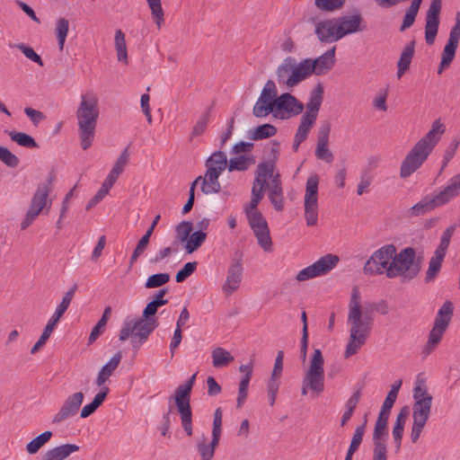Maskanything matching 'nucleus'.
Wrapping results in <instances>:
<instances>
[{
    "instance_id": "nucleus-57",
    "label": "nucleus",
    "mask_w": 460,
    "mask_h": 460,
    "mask_svg": "<svg viewBox=\"0 0 460 460\" xmlns=\"http://www.w3.org/2000/svg\"><path fill=\"white\" fill-rule=\"evenodd\" d=\"M345 0H314L315 6L325 12H333L343 6Z\"/></svg>"
},
{
    "instance_id": "nucleus-20",
    "label": "nucleus",
    "mask_w": 460,
    "mask_h": 460,
    "mask_svg": "<svg viewBox=\"0 0 460 460\" xmlns=\"http://www.w3.org/2000/svg\"><path fill=\"white\" fill-rule=\"evenodd\" d=\"M442 7V0H431L425 17V40L428 45L435 42L438 26L439 14Z\"/></svg>"
},
{
    "instance_id": "nucleus-7",
    "label": "nucleus",
    "mask_w": 460,
    "mask_h": 460,
    "mask_svg": "<svg viewBox=\"0 0 460 460\" xmlns=\"http://www.w3.org/2000/svg\"><path fill=\"white\" fill-rule=\"evenodd\" d=\"M196 376L197 374H193L184 384L177 386L173 395L169 398V401H174L180 414L182 429L189 437H191L193 434L190 395L195 384Z\"/></svg>"
},
{
    "instance_id": "nucleus-12",
    "label": "nucleus",
    "mask_w": 460,
    "mask_h": 460,
    "mask_svg": "<svg viewBox=\"0 0 460 460\" xmlns=\"http://www.w3.org/2000/svg\"><path fill=\"white\" fill-rule=\"evenodd\" d=\"M76 289H77V285L75 284L72 288H70L66 292L65 296L62 298L61 303L57 307L55 313L50 317L49 321L48 322L47 325L45 326L40 339L34 344V346L31 348V354H35L39 350V349L46 343V341L49 338L50 334L52 333L56 324L58 323L59 319L63 316V314L67 310Z\"/></svg>"
},
{
    "instance_id": "nucleus-53",
    "label": "nucleus",
    "mask_w": 460,
    "mask_h": 460,
    "mask_svg": "<svg viewBox=\"0 0 460 460\" xmlns=\"http://www.w3.org/2000/svg\"><path fill=\"white\" fill-rule=\"evenodd\" d=\"M170 274L169 273H156L149 276L145 283L146 288H160L170 280Z\"/></svg>"
},
{
    "instance_id": "nucleus-61",
    "label": "nucleus",
    "mask_w": 460,
    "mask_h": 460,
    "mask_svg": "<svg viewBox=\"0 0 460 460\" xmlns=\"http://www.w3.org/2000/svg\"><path fill=\"white\" fill-rule=\"evenodd\" d=\"M251 228L266 223V219L258 209L244 208Z\"/></svg>"
},
{
    "instance_id": "nucleus-34",
    "label": "nucleus",
    "mask_w": 460,
    "mask_h": 460,
    "mask_svg": "<svg viewBox=\"0 0 460 460\" xmlns=\"http://www.w3.org/2000/svg\"><path fill=\"white\" fill-rule=\"evenodd\" d=\"M206 167L214 168L217 172L222 173L228 169V160L225 152L221 150L215 151L206 161Z\"/></svg>"
},
{
    "instance_id": "nucleus-19",
    "label": "nucleus",
    "mask_w": 460,
    "mask_h": 460,
    "mask_svg": "<svg viewBox=\"0 0 460 460\" xmlns=\"http://www.w3.org/2000/svg\"><path fill=\"white\" fill-rule=\"evenodd\" d=\"M84 394L76 392L69 395L61 405L58 411L53 416L52 424L58 425L75 416L83 403Z\"/></svg>"
},
{
    "instance_id": "nucleus-50",
    "label": "nucleus",
    "mask_w": 460,
    "mask_h": 460,
    "mask_svg": "<svg viewBox=\"0 0 460 460\" xmlns=\"http://www.w3.org/2000/svg\"><path fill=\"white\" fill-rule=\"evenodd\" d=\"M212 106L208 107L207 111L200 116L199 120L196 122L190 134V140L198 136L202 135L207 129L208 123L209 120Z\"/></svg>"
},
{
    "instance_id": "nucleus-40",
    "label": "nucleus",
    "mask_w": 460,
    "mask_h": 460,
    "mask_svg": "<svg viewBox=\"0 0 460 460\" xmlns=\"http://www.w3.org/2000/svg\"><path fill=\"white\" fill-rule=\"evenodd\" d=\"M319 176L312 173L306 180L304 202H318Z\"/></svg>"
},
{
    "instance_id": "nucleus-18",
    "label": "nucleus",
    "mask_w": 460,
    "mask_h": 460,
    "mask_svg": "<svg viewBox=\"0 0 460 460\" xmlns=\"http://www.w3.org/2000/svg\"><path fill=\"white\" fill-rule=\"evenodd\" d=\"M305 105L289 93L280 94L275 101V112L281 119L299 115Z\"/></svg>"
},
{
    "instance_id": "nucleus-59",
    "label": "nucleus",
    "mask_w": 460,
    "mask_h": 460,
    "mask_svg": "<svg viewBox=\"0 0 460 460\" xmlns=\"http://www.w3.org/2000/svg\"><path fill=\"white\" fill-rule=\"evenodd\" d=\"M367 421V417H365L364 422L356 428L355 432L352 436L350 445L349 447V448L355 449L357 451L358 450L363 440L364 433L366 431Z\"/></svg>"
},
{
    "instance_id": "nucleus-27",
    "label": "nucleus",
    "mask_w": 460,
    "mask_h": 460,
    "mask_svg": "<svg viewBox=\"0 0 460 460\" xmlns=\"http://www.w3.org/2000/svg\"><path fill=\"white\" fill-rule=\"evenodd\" d=\"M122 358L121 352L115 353L112 358L107 362L98 373L95 380L97 386H102L119 367Z\"/></svg>"
},
{
    "instance_id": "nucleus-11",
    "label": "nucleus",
    "mask_w": 460,
    "mask_h": 460,
    "mask_svg": "<svg viewBox=\"0 0 460 460\" xmlns=\"http://www.w3.org/2000/svg\"><path fill=\"white\" fill-rule=\"evenodd\" d=\"M395 252L396 247L394 244L384 245L374 252L363 267L364 273L374 276L386 274Z\"/></svg>"
},
{
    "instance_id": "nucleus-21",
    "label": "nucleus",
    "mask_w": 460,
    "mask_h": 460,
    "mask_svg": "<svg viewBox=\"0 0 460 460\" xmlns=\"http://www.w3.org/2000/svg\"><path fill=\"white\" fill-rule=\"evenodd\" d=\"M331 132V123L324 121L321 124L317 132V144L315 148V156L327 164H331L334 155L329 149V136Z\"/></svg>"
},
{
    "instance_id": "nucleus-22",
    "label": "nucleus",
    "mask_w": 460,
    "mask_h": 460,
    "mask_svg": "<svg viewBox=\"0 0 460 460\" xmlns=\"http://www.w3.org/2000/svg\"><path fill=\"white\" fill-rule=\"evenodd\" d=\"M432 395L428 393L426 385H418L413 388L412 413L430 416Z\"/></svg>"
},
{
    "instance_id": "nucleus-36",
    "label": "nucleus",
    "mask_w": 460,
    "mask_h": 460,
    "mask_svg": "<svg viewBox=\"0 0 460 460\" xmlns=\"http://www.w3.org/2000/svg\"><path fill=\"white\" fill-rule=\"evenodd\" d=\"M255 158L253 155H240L232 157L228 161V171L234 172H244L250 168L251 165L254 164Z\"/></svg>"
},
{
    "instance_id": "nucleus-6",
    "label": "nucleus",
    "mask_w": 460,
    "mask_h": 460,
    "mask_svg": "<svg viewBox=\"0 0 460 460\" xmlns=\"http://www.w3.org/2000/svg\"><path fill=\"white\" fill-rule=\"evenodd\" d=\"M196 376L197 374H193L184 384L177 386L173 395L169 398V401H174L180 414L182 429L189 437H191L193 434L190 395L195 384Z\"/></svg>"
},
{
    "instance_id": "nucleus-24",
    "label": "nucleus",
    "mask_w": 460,
    "mask_h": 460,
    "mask_svg": "<svg viewBox=\"0 0 460 460\" xmlns=\"http://www.w3.org/2000/svg\"><path fill=\"white\" fill-rule=\"evenodd\" d=\"M460 40V23H455L449 32V38L446 46L444 47L441 59L443 65H450L456 57V49Z\"/></svg>"
},
{
    "instance_id": "nucleus-17",
    "label": "nucleus",
    "mask_w": 460,
    "mask_h": 460,
    "mask_svg": "<svg viewBox=\"0 0 460 460\" xmlns=\"http://www.w3.org/2000/svg\"><path fill=\"white\" fill-rule=\"evenodd\" d=\"M336 47L325 51L315 59L304 58L308 77L312 75H323L327 74L335 65Z\"/></svg>"
},
{
    "instance_id": "nucleus-8",
    "label": "nucleus",
    "mask_w": 460,
    "mask_h": 460,
    "mask_svg": "<svg viewBox=\"0 0 460 460\" xmlns=\"http://www.w3.org/2000/svg\"><path fill=\"white\" fill-rule=\"evenodd\" d=\"M158 321H149L141 317L136 321L126 319L119 331V339L121 341L131 337V344L135 349L144 344L149 335L158 327Z\"/></svg>"
},
{
    "instance_id": "nucleus-51",
    "label": "nucleus",
    "mask_w": 460,
    "mask_h": 460,
    "mask_svg": "<svg viewBox=\"0 0 460 460\" xmlns=\"http://www.w3.org/2000/svg\"><path fill=\"white\" fill-rule=\"evenodd\" d=\"M69 22L66 18H59L56 23V33L58 40L59 49L62 50L67 36Z\"/></svg>"
},
{
    "instance_id": "nucleus-64",
    "label": "nucleus",
    "mask_w": 460,
    "mask_h": 460,
    "mask_svg": "<svg viewBox=\"0 0 460 460\" xmlns=\"http://www.w3.org/2000/svg\"><path fill=\"white\" fill-rule=\"evenodd\" d=\"M193 229V224L190 221H182L176 226L175 231L177 237L181 241H187L191 231Z\"/></svg>"
},
{
    "instance_id": "nucleus-39",
    "label": "nucleus",
    "mask_w": 460,
    "mask_h": 460,
    "mask_svg": "<svg viewBox=\"0 0 460 460\" xmlns=\"http://www.w3.org/2000/svg\"><path fill=\"white\" fill-rule=\"evenodd\" d=\"M111 307L107 306L104 309L101 319L94 325V327L93 328V330L90 333V336L88 338V345L93 344L104 332L105 326L111 317Z\"/></svg>"
},
{
    "instance_id": "nucleus-44",
    "label": "nucleus",
    "mask_w": 460,
    "mask_h": 460,
    "mask_svg": "<svg viewBox=\"0 0 460 460\" xmlns=\"http://www.w3.org/2000/svg\"><path fill=\"white\" fill-rule=\"evenodd\" d=\"M8 136L10 137L11 140L17 143L19 146L27 147V148H38L39 145L35 141V139L23 132H18V131H5Z\"/></svg>"
},
{
    "instance_id": "nucleus-2",
    "label": "nucleus",
    "mask_w": 460,
    "mask_h": 460,
    "mask_svg": "<svg viewBox=\"0 0 460 460\" xmlns=\"http://www.w3.org/2000/svg\"><path fill=\"white\" fill-rule=\"evenodd\" d=\"M99 114V100L96 94L93 92L82 94L76 119L80 143L84 150L93 144Z\"/></svg>"
},
{
    "instance_id": "nucleus-13",
    "label": "nucleus",
    "mask_w": 460,
    "mask_h": 460,
    "mask_svg": "<svg viewBox=\"0 0 460 460\" xmlns=\"http://www.w3.org/2000/svg\"><path fill=\"white\" fill-rule=\"evenodd\" d=\"M48 197L49 187L47 185L38 186L31 198L30 208L21 223V230L27 229L43 211L48 205Z\"/></svg>"
},
{
    "instance_id": "nucleus-47",
    "label": "nucleus",
    "mask_w": 460,
    "mask_h": 460,
    "mask_svg": "<svg viewBox=\"0 0 460 460\" xmlns=\"http://www.w3.org/2000/svg\"><path fill=\"white\" fill-rule=\"evenodd\" d=\"M129 160L128 147L127 146L117 158L112 169L109 172V175L115 179H119L120 174L124 172Z\"/></svg>"
},
{
    "instance_id": "nucleus-52",
    "label": "nucleus",
    "mask_w": 460,
    "mask_h": 460,
    "mask_svg": "<svg viewBox=\"0 0 460 460\" xmlns=\"http://www.w3.org/2000/svg\"><path fill=\"white\" fill-rule=\"evenodd\" d=\"M304 206L306 225L308 226H315L318 220V202H304Z\"/></svg>"
},
{
    "instance_id": "nucleus-10",
    "label": "nucleus",
    "mask_w": 460,
    "mask_h": 460,
    "mask_svg": "<svg viewBox=\"0 0 460 460\" xmlns=\"http://www.w3.org/2000/svg\"><path fill=\"white\" fill-rule=\"evenodd\" d=\"M324 358L320 349H314L310 360L309 369L304 376V380L309 390L318 396L324 390Z\"/></svg>"
},
{
    "instance_id": "nucleus-42",
    "label": "nucleus",
    "mask_w": 460,
    "mask_h": 460,
    "mask_svg": "<svg viewBox=\"0 0 460 460\" xmlns=\"http://www.w3.org/2000/svg\"><path fill=\"white\" fill-rule=\"evenodd\" d=\"M53 433L50 430H46L37 436L36 438H32L27 445H26V451L30 455H35L39 452V450L47 444L50 438H52Z\"/></svg>"
},
{
    "instance_id": "nucleus-32",
    "label": "nucleus",
    "mask_w": 460,
    "mask_h": 460,
    "mask_svg": "<svg viewBox=\"0 0 460 460\" xmlns=\"http://www.w3.org/2000/svg\"><path fill=\"white\" fill-rule=\"evenodd\" d=\"M253 231L254 235L257 238L259 245L265 251V252H271L272 251V241L270 234V229L268 226V223H264L261 226H257L252 228Z\"/></svg>"
},
{
    "instance_id": "nucleus-37",
    "label": "nucleus",
    "mask_w": 460,
    "mask_h": 460,
    "mask_svg": "<svg viewBox=\"0 0 460 460\" xmlns=\"http://www.w3.org/2000/svg\"><path fill=\"white\" fill-rule=\"evenodd\" d=\"M454 313V305L451 301H446L439 308L434 321V325H439L447 330L452 319Z\"/></svg>"
},
{
    "instance_id": "nucleus-14",
    "label": "nucleus",
    "mask_w": 460,
    "mask_h": 460,
    "mask_svg": "<svg viewBox=\"0 0 460 460\" xmlns=\"http://www.w3.org/2000/svg\"><path fill=\"white\" fill-rule=\"evenodd\" d=\"M279 155V143L272 142L270 158L267 161L261 162L255 171L253 182L263 187L269 188L268 180L273 176L276 170V162Z\"/></svg>"
},
{
    "instance_id": "nucleus-49",
    "label": "nucleus",
    "mask_w": 460,
    "mask_h": 460,
    "mask_svg": "<svg viewBox=\"0 0 460 460\" xmlns=\"http://www.w3.org/2000/svg\"><path fill=\"white\" fill-rule=\"evenodd\" d=\"M207 234L201 231H196L190 234L185 245L187 253L190 254L198 250L205 242Z\"/></svg>"
},
{
    "instance_id": "nucleus-9",
    "label": "nucleus",
    "mask_w": 460,
    "mask_h": 460,
    "mask_svg": "<svg viewBox=\"0 0 460 460\" xmlns=\"http://www.w3.org/2000/svg\"><path fill=\"white\" fill-rule=\"evenodd\" d=\"M277 81L279 84L292 88L308 78L305 60L297 62L296 58H285L276 69Z\"/></svg>"
},
{
    "instance_id": "nucleus-48",
    "label": "nucleus",
    "mask_w": 460,
    "mask_h": 460,
    "mask_svg": "<svg viewBox=\"0 0 460 460\" xmlns=\"http://www.w3.org/2000/svg\"><path fill=\"white\" fill-rule=\"evenodd\" d=\"M275 111V101L262 100L259 98L252 109V114L256 118H263Z\"/></svg>"
},
{
    "instance_id": "nucleus-28",
    "label": "nucleus",
    "mask_w": 460,
    "mask_h": 460,
    "mask_svg": "<svg viewBox=\"0 0 460 460\" xmlns=\"http://www.w3.org/2000/svg\"><path fill=\"white\" fill-rule=\"evenodd\" d=\"M220 174L214 168L207 169L205 176L202 177L201 185V191L204 194L218 193L221 190V185L218 181Z\"/></svg>"
},
{
    "instance_id": "nucleus-15",
    "label": "nucleus",
    "mask_w": 460,
    "mask_h": 460,
    "mask_svg": "<svg viewBox=\"0 0 460 460\" xmlns=\"http://www.w3.org/2000/svg\"><path fill=\"white\" fill-rule=\"evenodd\" d=\"M243 252L236 251L227 270L226 281L222 289L226 295H231L239 288L243 279Z\"/></svg>"
},
{
    "instance_id": "nucleus-23",
    "label": "nucleus",
    "mask_w": 460,
    "mask_h": 460,
    "mask_svg": "<svg viewBox=\"0 0 460 460\" xmlns=\"http://www.w3.org/2000/svg\"><path fill=\"white\" fill-rule=\"evenodd\" d=\"M314 33L321 42L332 43L342 38L337 19L319 22L315 24Z\"/></svg>"
},
{
    "instance_id": "nucleus-38",
    "label": "nucleus",
    "mask_w": 460,
    "mask_h": 460,
    "mask_svg": "<svg viewBox=\"0 0 460 460\" xmlns=\"http://www.w3.org/2000/svg\"><path fill=\"white\" fill-rule=\"evenodd\" d=\"M276 134L277 128L274 125L265 123L249 130L248 137L252 141H258L269 138L275 136Z\"/></svg>"
},
{
    "instance_id": "nucleus-55",
    "label": "nucleus",
    "mask_w": 460,
    "mask_h": 460,
    "mask_svg": "<svg viewBox=\"0 0 460 460\" xmlns=\"http://www.w3.org/2000/svg\"><path fill=\"white\" fill-rule=\"evenodd\" d=\"M266 189V187L252 182V199L250 204L246 206L245 208L257 209L260 201L264 196Z\"/></svg>"
},
{
    "instance_id": "nucleus-41",
    "label": "nucleus",
    "mask_w": 460,
    "mask_h": 460,
    "mask_svg": "<svg viewBox=\"0 0 460 460\" xmlns=\"http://www.w3.org/2000/svg\"><path fill=\"white\" fill-rule=\"evenodd\" d=\"M211 358L213 367L217 368L226 367L234 359L229 351L221 347H217L212 350Z\"/></svg>"
},
{
    "instance_id": "nucleus-31",
    "label": "nucleus",
    "mask_w": 460,
    "mask_h": 460,
    "mask_svg": "<svg viewBox=\"0 0 460 460\" xmlns=\"http://www.w3.org/2000/svg\"><path fill=\"white\" fill-rule=\"evenodd\" d=\"M324 88L322 84H318L309 94L308 102L305 104L308 112L318 115L322 102L323 101Z\"/></svg>"
},
{
    "instance_id": "nucleus-29",
    "label": "nucleus",
    "mask_w": 460,
    "mask_h": 460,
    "mask_svg": "<svg viewBox=\"0 0 460 460\" xmlns=\"http://www.w3.org/2000/svg\"><path fill=\"white\" fill-rule=\"evenodd\" d=\"M338 20V27L342 38L350 33L357 32L358 31H362L365 28H360V24L363 22V19L360 14H354L349 17H341Z\"/></svg>"
},
{
    "instance_id": "nucleus-5",
    "label": "nucleus",
    "mask_w": 460,
    "mask_h": 460,
    "mask_svg": "<svg viewBox=\"0 0 460 460\" xmlns=\"http://www.w3.org/2000/svg\"><path fill=\"white\" fill-rule=\"evenodd\" d=\"M396 399L386 395L377 416L373 431L372 460H387L386 438L388 420Z\"/></svg>"
},
{
    "instance_id": "nucleus-33",
    "label": "nucleus",
    "mask_w": 460,
    "mask_h": 460,
    "mask_svg": "<svg viewBox=\"0 0 460 460\" xmlns=\"http://www.w3.org/2000/svg\"><path fill=\"white\" fill-rule=\"evenodd\" d=\"M340 259L334 254H326L313 263L314 270L318 276L324 275L332 270L339 262Z\"/></svg>"
},
{
    "instance_id": "nucleus-63",
    "label": "nucleus",
    "mask_w": 460,
    "mask_h": 460,
    "mask_svg": "<svg viewBox=\"0 0 460 460\" xmlns=\"http://www.w3.org/2000/svg\"><path fill=\"white\" fill-rule=\"evenodd\" d=\"M259 98H261V101L269 100L270 102L276 101L277 96V87L276 84L272 80H268L261 93Z\"/></svg>"
},
{
    "instance_id": "nucleus-25",
    "label": "nucleus",
    "mask_w": 460,
    "mask_h": 460,
    "mask_svg": "<svg viewBox=\"0 0 460 460\" xmlns=\"http://www.w3.org/2000/svg\"><path fill=\"white\" fill-rule=\"evenodd\" d=\"M444 125L439 119L435 120L432 123L431 128L429 132L420 138L416 145L420 146L422 149L431 153L437 143L439 141L441 135L444 133Z\"/></svg>"
},
{
    "instance_id": "nucleus-3",
    "label": "nucleus",
    "mask_w": 460,
    "mask_h": 460,
    "mask_svg": "<svg viewBox=\"0 0 460 460\" xmlns=\"http://www.w3.org/2000/svg\"><path fill=\"white\" fill-rule=\"evenodd\" d=\"M460 195V173L453 176L447 184L434 196H425L418 203L410 208L407 215L411 217L424 215L436 208L449 203Z\"/></svg>"
},
{
    "instance_id": "nucleus-45",
    "label": "nucleus",
    "mask_w": 460,
    "mask_h": 460,
    "mask_svg": "<svg viewBox=\"0 0 460 460\" xmlns=\"http://www.w3.org/2000/svg\"><path fill=\"white\" fill-rule=\"evenodd\" d=\"M444 259L445 258L443 257L433 254L429 260V268L424 278L425 283L432 282L437 279L438 273L440 272Z\"/></svg>"
},
{
    "instance_id": "nucleus-16",
    "label": "nucleus",
    "mask_w": 460,
    "mask_h": 460,
    "mask_svg": "<svg viewBox=\"0 0 460 460\" xmlns=\"http://www.w3.org/2000/svg\"><path fill=\"white\" fill-rule=\"evenodd\" d=\"M429 154L427 150L422 149L420 146L415 144L402 162L400 177L404 179L411 176L424 164Z\"/></svg>"
},
{
    "instance_id": "nucleus-58",
    "label": "nucleus",
    "mask_w": 460,
    "mask_h": 460,
    "mask_svg": "<svg viewBox=\"0 0 460 460\" xmlns=\"http://www.w3.org/2000/svg\"><path fill=\"white\" fill-rule=\"evenodd\" d=\"M0 161L11 168H15L20 164L19 158L8 148L2 146H0Z\"/></svg>"
},
{
    "instance_id": "nucleus-26",
    "label": "nucleus",
    "mask_w": 460,
    "mask_h": 460,
    "mask_svg": "<svg viewBox=\"0 0 460 460\" xmlns=\"http://www.w3.org/2000/svg\"><path fill=\"white\" fill-rule=\"evenodd\" d=\"M79 450L75 444H65L47 450L40 457V460H65L71 454Z\"/></svg>"
},
{
    "instance_id": "nucleus-4",
    "label": "nucleus",
    "mask_w": 460,
    "mask_h": 460,
    "mask_svg": "<svg viewBox=\"0 0 460 460\" xmlns=\"http://www.w3.org/2000/svg\"><path fill=\"white\" fill-rule=\"evenodd\" d=\"M423 257L416 256V251L413 247H406L398 253L395 252L389 269L386 271L388 279H394L397 276L402 277L405 280H411L416 278L422 266Z\"/></svg>"
},
{
    "instance_id": "nucleus-1",
    "label": "nucleus",
    "mask_w": 460,
    "mask_h": 460,
    "mask_svg": "<svg viewBox=\"0 0 460 460\" xmlns=\"http://www.w3.org/2000/svg\"><path fill=\"white\" fill-rule=\"evenodd\" d=\"M372 322L371 316L362 315L359 294L357 288H353L348 314V323L350 324V330L344 352L345 358L357 354L366 343L372 329Z\"/></svg>"
},
{
    "instance_id": "nucleus-46",
    "label": "nucleus",
    "mask_w": 460,
    "mask_h": 460,
    "mask_svg": "<svg viewBox=\"0 0 460 460\" xmlns=\"http://www.w3.org/2000/svg\"><path fill=\"white\" fill-rule=\"evenodd\" d=\"M115 49L117 51V58L119 62L128 64V50L125 40V34L121 30H117L114 37Z\"/></svg>"
},
{
    "instance_id": "nucleus-54",
    "label": "nucleus",
    "mask_w": 460,
    "mask_h": 460,
    "mask_svg": "<svg viewBox=\"0 0 460 460\" xmlns=\"http://www.w3.org/2000/svg\"><path fill=\"white\" fill-rule=\"evenodd\" d=\"M149 8L151 9V13L153 15V18L155 20V22L156 23L157 27L160 28L161 24L164 22V11L161 4V0H146Z\"/></svg>"
},
{
    "instance_id": "nucleus-43",
    "label": "nucleus",
    "mask_w": 460,
    "mask_h": 460,
    "mask_svg": "<svg viewBox=\"0 0 460 460\" xmlns=\"http://www.w3.org/2000/svg\"><path fill=\"white\" fill-rule=\"evenodd\" d=\"M456 229V225H451L443 232L438 246L434 254L445 258L451 241V238Z\"/></svg>"
},
{
    "instance_id": "nucleus-60",
    "label": "nucleus",
    "mask_w": 460,
    "mask_h": 460,
    "mask_svg": "<svg viewBox=\"0 0 460 460\" xmlns=\"http://www.w3.org/2000/svg\"><path fill=\"white\" fill-rule=\"evenodd\" d=\"M269 199L272 205L274 206V208L278 211H281L284 208V202H283V190L281 189H273L270 188L269 193H268Z\"/></svg>"
},
{
    "instance_id": "nucleus-62",
    "label": "nucleus",
    "mask_w": 460,
    "mask_h": 460,
    "mask_svg": "<svg viewBox=\"0 0 460 460\" xmlns=\"http://www.w3.org/2000/svg\"><path fill=\"white\" fill-rule=\"evenodd\" d=\"M198 263L196 261L187 262L184 266L176 273L175 280L178 283L183 282L196 270Z\"/></svg>"
},
{
    "instance_id": "nucleus-35",
    "label": "nucleus",
    "mask_w": 460,
    "mask_h": 460,
    "mask_svg": "<svg viewBox=\"0 0 460 460\" xmlns=\"http://www.w3.org/2000/svg\"><path fill=\"white\" fill-rule=\"evenodd\" d=\"M447 330L443 329L439 325H434L429 333V338L422 353L425 356L429 355L440 343L442 337Z\"/></svg>"
},
{
    "instance_id": "nucleus-30",
    "label": "nucleus",
    "mask_w": 460,
    "mask_h": 460,
    "mask_svg": "<svg viewBox=\"0 0 460 460\" xmlns=\"http://www.w3.org/2000/svg\"><path fill=\"white\" fill-rule=\"evenodd\" d=\"M415 52V41L407 44L401 53L397 63V77L401 78L409 69Z\"/></svg>"
},
{
    "instance_id": "nucleus-56",
    "label": "nucleus",
    "mask_w": 460,
    "mask_h": 460,
    "mask_svg": "<svg viewBox=\"0 0 460 460\" xmlns=\"http://www.w3.org/2000/svg\"><path fill=\"white\" fill-rule=\"evenodd\" d=\"M10 47L16 48V49H20L27 58L37 63L39 66H44L43 60L40 58V56L38 55L31 47L25 45L24 43L10 45Z\"/></svg>"
}]
</instances>
